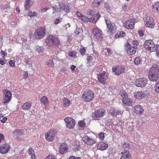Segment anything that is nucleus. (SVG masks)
Wrapping results in <instances>:
<instances>
[{
  "mask_svg": "<svg viewBox=\"0 0 159 159\" xmlns=\"http://www.w3.org/2000/svg\"><path fill=\"white\" fill-rule=\"evenodd\" d=\"M148 78L151 81L156 82L159 78V67L154 64L152 66L149 70Z\"/></svg>",
  "mask_w": 159,
  "mask_h": 159,
  "instance_id": "f257e3e1",
  "label": "nucleus"
},
{
  "mask_svg": "<svg viewBox=\"0 0 159 159\" xmlns=\"http://www.w3.org/2000/svg\"><path fill=\"white\" fill-rule=\"evenodd\" d=\"M47 44L49 46L55 47L60 44V41L56 36L51 34L49 35L46 39Z\"/></svg>",
  "mask_w": 159,
  "mask_h": 159,
  "instance_id": "f03ea898",
  "label": "nucleus"
},
{
  "mask_svg": "<svg viewBox=\"0 0 159 159\" xmlns=\"http://www.w3.org/2000/svg\"><path fill=\"white\" fill-rule=\"evenodd\" d=\"M45 34V28L41 27L36 30L34 34V39L35 40H40L43 39Z\"/></svg>",
  "mask_w": 159,
  "mask_h": 159,
  "instance_id": "7ed1b4c3",
  "label": "nucleus"
},
{
  "mask_svg": "<svg viewBox=\"0 0 159 159\" xmlns=\"http://www.w3.org/2000/svg\"><path fill=\"white\" fill-rule=\"evenodd\" d=\"M105 115V110L101 109L95 110L94 112H93L91 115V116L93 120H100Z\"/></svg>",
  "mask_w": 159,
  "mask_h": 159,
  "instance_id": "20e7f679",
  "label": "nucleus"
},
{
  "mask_svg": "<svg viewBox=\"0 0 159 159\" xmlns=\"http://www.w3.org/2000/svg\"><path fill=\"white\" fill-rule=\"evenodd\" d=\"M82 95L84 101L86 102H89L94 98V93L91 90L84 92Z\"/></svg>",
  "mask_w": 159,
  "mask_h": 159,
  "instance_id": "39448f33",
  "label": "nucleus"
},
{
  "mask_svg": "<svg viewBox=\"0 0 159 159\" xmlns=\"http://www.w3.org/2000/svg\"><path fill=\"white\" fill-rule=\"evenodd\" d=\"M3 103L7 104L11 100L12 98V94L11 92L7 89H5L3 90Z\"/></svg>",
  "mask_w": 159,
  "mask_h": 159,
  "instance_id": "423d86ee",
  "label": "nucleus"
},
{
  "mask_svg": "<svg viewBox=\"0 0 159 159\" xmlns=\"http://www.w3.org/2000/svg\"><path fill=\"white\" fill-rule=\"evenodd\" d=\"M57 131L56 130L52 129L45 134V138L48 141H52L54 139Z\"/></svg>",
  "mask_w": 159,
  "mask_h": 159,
  "instance_id": "0eeeda50",
  "label": "nucleus"
},
{
  "mask_svg": "<svg viewBox=\"0 0 159 159\" xmlns=\"http://www.w3.org/2000/svg\"><path fill=\"white\" fill-rule=\"evenodd\" d=\"M147 83V79L145 78H141L136 80L135 85L137 87L143 88L144 87Z\"/></svg>",
  "mask_w": 159,
  "mask_h": 159,
  "instance_id": "6e6552de",
  "label": "nucleus"
},
{
  "mask_svg": "<svg viewBox=\"0 0 159 159\" xmlns=\"http://www.w3.org/2000/svg\"><path fill=\"white\" fill-rule=\"evenodd\" d=\"M105 21L108 29V32H111L112 33H114L116 30V25L114 23H111L110 21L108 20H106Z\"/></svg>",
  "mask_w": 159,
  "mask_h": 159,
  "instance_id": "1a4fd4ad",
  "label": "nucleus"
},
{
  "mask_svg": "<svg viewBox=\"0 0 159 159\" xmlns=\"http://www.w3.org/2000/svg\"><path fill=\"white\" fill-rule=\"evenodd\" d=\"M135 21L134 19H130L125 23L124 26L127 29H133L135 23Z\"/></svg>",
  "mask_w": 159,
  "mask_h": 159,
  "instance_id": "9d476101",
  "label": "nucleus"
},
{
  "mask_svg": "<svg viewBox=\"0 0 159 159\" xmlns=\"http://www.w3.org/2000/svg\"><path fill=\"white\" fill-rule=\"evenodd\" d=\"M94 37L97 39H100L102 38V32L98 28H94L92 30Z\"/></svg>",
  "mask_w": 159,
  "mask_h": 159,
  "instance_id": "9b49d317",
  "label": "nucleus"
},
{
  "mask_svg": "<svg viewBox=\"0 0 159 159\" xmlns=\"http://www.w3.org/2000/svg\"><path fill=\"white\" fill-rule=\"evenodd\" d=\"M145 16V26L147 27L153 28L155 25L153 19L149 16Z\"/></svg>",
  "mask_w": 159,
  "mask_h": 159,
  "instance_id": "f8f14e48",
  "label": "nucleus"
},
{
  "mask_svg": "<svg viewBox=\"0 0 159 159\" xmlns=\"http://www.w3.org/2000/svg\"><path fill=\"white\" fill-rule=\"evenodd\" d=\"M66 125V127L69 129L73 128L75 125V120L73 118L66 117L64 119Z\"/></svg>",
  "mask_w": 159,
  "mask_h": 159,
  "instance_id": "ddd939ff",
  "label": "nucleus"
},
{
  "mask_svg": "<svg viewBox=\"0 0 159 159\" xmlns=\"http://www.w3.org/2000/svg\"><path fill=\"white\" fill-rule=\"evenodd\" d=\"M125 49L127 53L130 55L134 54L136 52V50L133 48H131V45L128 42H127L125 44Z\"/></svg>",
  "mask_w": 159,
  "mask_h": 159,
  "instance_id": "4468645a",
  "label": "nucleus"
},
{
  "mask_svg": "<svg viewBox=\"0 0 159 159\" xmlns=\"http://www.w3.org/2000/svg\"><path fill=\"white\" fill-rule=\"evenodd\" d=\"M107 78V75H106V73L105 71L99 73L97 75L98 80L100 83L103 84H105L106 83L105 81Z\"/></svg>",
  "mask_w": 159,
  "mask_h": 159,
  "instance_id": "2eb2a0df",
  "label": "nucleus"
},
{
  "mask_svg": "<svg viewBox=\"0 0 159 159\" xmlns=\"http://www.w3.org/2000/svg\"><path fill=\"white\" fill-rule=\"evenodd\" d=\"M82 140L85 144L88 145H92L95 143L94 139L90 138L87 135H85L82 139Z\"/></svg>",
  "mask_w": 159,
  "mask_h": 159,
  "instance_id": "dca6fc26",
  "label": "nucleus"
},
{
  "mask_svg": "<svg viewBox=\"0 0 159 159\" xmlns=\"http://www.w3.org/2000/svg\"><path fill=\"white\" fill-rule=\"evenodd\" d=\"M10 148V145L7 143L4 144L0 146V152L2 154L7 153Z\"/></svg>",
  "mask_w": 159,
  "mask_h": 159,
  "instance_id": "f3484780",
  "label": "nucleus"
},
{
  "mask_svg": "<svg viewBox=\"0 0 159 159\" xmlns=\"http://www.w3.org/2000/svg\"><path fill=\"white\" fill-rule=\"evenodd\" d=\"M125 70V68L123 67H120L117 66L116 67L112 68V70L114 74L118 75L122 73H123Z\"/></svg>",
  "mask_w": 159,
  "mask_h": 159,
  "instance_id": "a211bd4d",
  "label": "nucleus"
},
{
  "mask_svg": "<svg viewBox=\"0 0 159 159\" xmlns=\"http://www.w3.org/2000/svg\"><path fill=\"white\" fill-rule=\"evenodd\" d=\"M134 96L135 98L138 99H141L145 96V94L143 92L139 91L134 93Z\"/></svg>",
  "mask_w": 159,
  "mask_h": 159,
  "instance_id": "6ab92c4d",
  "label": "nucleus"
},
{
  "mask_svg": "<svg viewBox=\"0 0 159 159\" xmlns=\"http://www.w3.org/2000/svg\"><path fill=\"white\" fill-rule=\"evenodd\" d=\"M140 105H136L134 107V111L138 115H140L143 112V110Z\"/></svg>",
  "mask_w": 159,
  "mask_h": 159,
  "instance_id": "aec40b11",
  "label": "nucleus"
},
{
  "mask_svg": "<svg viewBox=\"0 0 159 159\" xmlns=\"http://www.w3.org/2000/svg\"><path fill=\"white\" fill-rule=\"evenodd\" d=\"M121 157L120 159H130L131 156L129 153V152L127 151H125L124 152H122L120 153Z\"/></svg>",
  "mask_w": 159,
  "mask_h": 159,
  "instance_id": "412c9836",
  "label": "nucleus"
},
{
  "mask_svg": "<svg viewBox=\"0 0 159 159\" xmlns=\"http://www.w3.org/2000/svg\"><path fill=\"white\" fill-rule=\"evenodd\" d=\"M108 145L103 142H101L98 145V148L101 150H105L108 147Z\"/></svg>",
  "mask_w": 159,
  "mask_h": 159,
  "instance_id": "4be33fe9",
  "label": "nucleus"
},
{
  "mask_svg": "<svg viewBox=\"0 0 159 159\" xmlns=\"http://www.w3.org/2000/svg\"><path fill=\"white\" fill-rule=\"evenodd\" d=\"M122 101L124 104L127 106H132L133 103V102L128 97L125 98H122Z\"/></svg>",
  "mask_w": 159,
  "mask_h": 159,
  "instance_id": "5701e85b",
  "label": "nucleus"
},
{
  "mask_svg": "<svg viewBox=\"0 0 159 159\" xmlns=\"http://www.w3.org/2000/svg\"><path fill=\"white\" fill-rule=\"evenodd\" d=\"M67 150V148L65 144L62 143L60 146L59 148L60 153L63 154L66 153Z\"/></svg>",
  "mask_w": 159,
  "mask_h": 159,
  "instance_id": "b1692460",
  "label": "nucleus"
},
{
  "mask_svg": "<svg viewBox=\"0 0 159 159\" xmlns=\"http://www.w3.org/2000/svg\"><path fill=\"white\" fill-rule=\"evenodd\" d=\"M33 2L31 0H26L24 5L25 9L27 11L29 10Z\"/></svg>",
  "mask_w": 159,
  "mask_h": 159,
  "instance_id": "393cba45",
  "label": "nucleus"
},
{
  "mask_svg": "<svg viewBox=\"0 0 159 159\" xmlns=\"http://www.w3.org/2000/svg\"><path fill=\"white\" fill-rule=\"evenodd\" d=\"M31 106V103L30 101H28L24 103L22 107V109L25 110L30 109Z\"/></svg>",
  "mask_w": 159,
  "mask_h": 159,
  "instance_id": "a878e982",
  "label": "nucleus"
},
{
  "mask_svg": "<svg viewBox=\"0 0 159 159\" xmlns=\"http://www.w3.org/2000/svg\"><path fill=\"white\" fill-rule=\"evenodd\" d=\"M152 11L154 12H157L159 11V2H157L152 6Z\"/></svg>",
  "mask_w": 159,
  "mask_h": 159,
  "instance_id": "bb28decb",
  "label": "nucleus"
},
{
  "mask_svg": "<svg viewBox=\"0 0 159 159\" xmlns=\"http://www.w3.org/2000/svg\"><path fill=\"white\" fill-rule=\"evenodd\" d=\"M153 42L152 40L151 39L146 40L143 45L144 48L145 49L147 50L149 48V46L151 45Z\"/></svg>",
  "mask_w": 159,
  "mask_h": 159,
  "instance_id": "cd10ccee",
  "label": "nucleus"
},
{
  "mask_svg": "<svg viewBox=\"0 0 159 159\" xmlns=\"http://www.w3.org/2000/svg\"><path fill=\"white\" fill-rule=\"evenodd\" d=\"M13 133L14 134L15 136H16L17 137H18L24 135V133L23 132V130L20 129L15 130Z\"/></svg>",
  "mask_w": 159,
  "mask_h": 159,
  "instance_id": "c85d7f7f",
  "label": "nucleus"
},
{
  "mask_svg": "<svg viewBox=\"0 0 159 159\" xmlns=\"http://www.w3.org/2000/svg\"><path fill=\"white\" fill-rule=\"evenodd\" d=\"M41 102L44 105L48 102V98L46 96H43L40 99Z\"/></svg>",
  "mask_w": 159,
  "mask_h": 159,
  "instance_id": "c756f323",
  "label": "nucleus"
},
{
  "mask_svg": "<svg viewBox=\"0 0 159 159\" xmlns=\"http://www.w3.org/2000/svg\"><path fill=\"white\" fill-rule=\"evenodd\" d=\"M125 35V33L123 31H120L118 32L115 35V37L116 38H118L120 37H124Z\"/></svg>",
  "mask_w": 159,
  "mask_h": 159,
  "instance_id": "7c9ffc66",
  "label": "nucleus"
},
{
  "mask_svg": "<svg viewBox=\"0 0 159 159\" xmlns=\"http://www.w3.org/2000/svg\"><path fill=\"white\" fill-rule=\"evenodd\" d=\"M121 111L119 110L114 109L112 112H111V115L113 116H116L117 115L121 114Z\"/></svg>",
  "mask_w": 159,
  "mask_h": 159,
  "instance_id": "2f4dec72",
  "label": "nucleus"
},
{
  "mask_svg": "<svg viewBox=\"0 0 159 159\" xmlns=\"http://www.w3.org/2000/svg\"><path fill=\"white\" fill-rule=\"evenodd\" d=\"M64 106L66 107H68L71 104V102L70 100L67 98H65L63 99Z\"/></svg>",
  "mask_w": 159,
  "mask_h": 159,
  "instance_id": "473e14b6",
  "label": "nucleus"
},
{
  "mask_svg": "<svg viewBox=\"0 0 159 159\" xmlns=\"http://www.w3.org/2000/svg\"><path fill=\"white\" fill-rule=\"evenodd\" d=\"M102 0H94L93 2V5L95 7H98L101 4Z\"/></svg>",
  "mask_w": 159,
  "mask_h": 159,
  "instance_id": "72a5a7b5",
  "label": "nucleus"
},
{
  "mask_svg": "<svg viewBox=\"0 0 159 159\" xmlns=\"http://www.w3.org/2000/svg\"><path fill=\"white\" fill-rule=\"evenodd\" d=\"M149 47V48H148L147 50H148L151 52L155 51L156 46L155 47V45L153 42L152 43L151 45H150Z\"/></svg>",
  "mask_w": 159,
  "mask_h": 159,
  "instance_id": "f704fd0d",
  "label": "nucleus"
},
{
  "mask_svg": "<svg viewBox=\"0 0 159 159\" xmlns=\"http://www.w3.org/2000/svg\"><path fill=\"white\" fill-rule=\"evenodd\" d=\"M71 10V7L69 4H68L67 6H66L65 7L63 8V11L66 13H67L70 12Z\"/></svg>",
  "mask_w": 159,
  "mask_h": 159,
  "instance_id": "c9c22d12",
  "label": "nucleus"
},
{
  "mask_svg": "<svg viewBox=\"0 0 159 159\" xmlns=\"http://www.w3.org/2000/svg\"><path fill=\"white\" fill-rule=\"evenodd\" d=\"M28 15L30 17H32L33 16H37V14L36 12L34 11L33 12L31 11H29L28 13Z\"/></svg>",
  "mask_w": 159,
  "mask_h": 159,
  "instance_id": "e433bc0d",
  "label": "nucleus"
},
{
  "mask_svg": "<svg viewBox=\"0 0 159 159\" xmlns=\"http://www.w3.org/2000/svg\"><path fill=\"white\" fill-rule=\"evenodd\" d=\"M34 48L37 51L40 53L42 52L43 50V48L42 47L39 46L38 45L35 46Z\"/></svg>",
  "mask_w": 159,
  "mask_h": 159,
  "instance_id": "4c0bfd02",
  "label": "nucleus"
},
{
  "mask_svg": "<svg viewBox=\"0 0 159 159\" xmlns=\"http://www.w3.org/2000/svg\"><path fill=\"white\" fill-rule=\"evenodd\" d=\"M134 62L135 64L138 65L141 62V59L139 57H137L135 58Z\"/></svg>",
  "mask_w": 159,
  "mask_h": 159,
  "instance_id": "58836bf2",
  "label": "nucleus"
},
{
  "mask_svg": "<svg viewBox=\"0 0 159 159\" xmlns=\"http://www.w3.org/2000/svg\"><path fill=\"white\" fill-rule=\"evenodd\" d=\"M81 20L84 22H89V18H88L87 17L84 16L83 15L81 17Z\"/></svg>",
  "mask_w": 159,
  "mask_h": 159,
  "instance_id": "ea45409f",
  "label": "nucleus"
},
{
  "mask_svg": "<svg viewBox=\"0 0 159 159\" xmlns=\"http://www.w3.org/2000/svg\"><path fill=\"white\" fill-rule=\"evenodd\" d=\"M89 22L93 23H96L97 21V20L95 16L89 18Z\"/></svg>",
  "mask_w": 159,
  "mask_h": 159,
  "instance_id": "a19ab883",
  "label": "nucleus"
},
{
  "mask_svg": "<svg viewBox=\"0 0 159 159\" xmlns=\"http://www.w3.org/2000/svg\"><path fill=\"white\" fill-rule=\"evenodd\" d=\"M47 65L49 66L53 67L54 64L52 60H48L47 63Z\"/></svg>",
  "mask_w": 159,
  "mask_h": 159,
  "instance_id": "79ce46f5",
  "label": "nucleus"
},
{
  "mask_svg": "<svg viewBox=\"0 0 159 159\" xmlns=\"http://www.w3.org/2000/svg\"><path fill=\"white\" fill-rule=\"evenodd\" d=\"M120 94L123 98H125L128 97L127 93L124 91H122L120 92Z\"/></svg>",
  "mask_w": 159,
  "mask_h": 159,
  "instance_id": "37998d69",
  "label": "nucleus"
},
{
  "mask_svg": "<svg viewBox=\"0 0 159 159\" xmlns=\"http://www.w3.org/2000/svg\"><path fill=\"white\" fill-rule=\"evenodd\" d=\"M104 7L108 12H109L111 11V8L110 6L107 3H105L104 5Z\"/></svg>",
  "mask_w": 159,
  "mask_h": 159,
  "instance_id": "c03bdc74",
  "label": "nucleus"
},
{
  "mask_svg": "<svg viewBox=\"0 0 159 159\" xmlns=\"http://www.w3.org/2000/svg\"><path fill=\"white\" fill-rule=\"evenodd\" d=\"M86 50L84 47H83L80 48V52L81 54L83 56L85 54Z\"/></svg>",
  "mask_w": 159,
  "mask_h": 159,
  "instance_id": "a18cd8bd",
  "label": "nucleus"
},
{
  "mask_svg": "<svg viewBox=\"0 0 159 159\" xmlns=\"http://www.w3.org/2000/svg\"><path fill=\"white\" fill-rule=\"evenodd\" d=\"M155 90L156 93H159V81L156 84Z\"/></svg>",
  "mask_w": 159,
  "mask_h": 159,
  "instance_id": "49530a36",
  "label": "nucleus"
},
{
  "mask_svg": "<svg viewBox=\"0 0 159 159\" xmlns=\"http://www.w3.org/2000/svg\"><path fill=\"white\" fill-rule=\"evenodd\" d=\"M78 124L79 125L82 127H84L85 125V122L83 120H80L79 121Z\"/></svg>",
  "mask_w": 159,
  "mask_h": 159,
  "instance_id": "de8ad7c7",
  "label": "nucleus"
},
{
  "mask_svg": "<svg viewBox=\"0 0 159 159\" xmlns=\"http://www.w3.org/2000/svg\"><path fill=\"white\" fill-rule=\"evenodd\" d=\"M68 55L69 56L73 57L75 56L76 55V53L75 52L73 51L69 52L68 53Z\"/></svg>",
  "mask_w": 159,
  "mask_h": 159,
  "instance_id": "09e8293b",
  "label": "nucleus"
},
{
  "mask_svg": "<svg viewBox=\"0 0 159 159\" xmlns=\"http://www.w3.org/2000/svg\"><path fill=\"white\" fill-rule=\"evenodd\" d=\"M9 63V66L11 67L15 66V61L14 60H11Z\"/></svg>",
  "mask_w": 159,
  "mask_h": 159,
  "instance_id": "8fccbe9b",
  "label": "nucleus"
},
{
  "mask_svg": "<svg viewBox=\"0 0 159 159\" xmlns=\"http://www.w3.org/2000/svg\"><path fill=\"white\" fill-rule=\"evenodd\" d=\"M98 136L101 140H103L104 138V134L103 132H101L99 134Z\"/></svg>",
  "mask_w": 159,
  "mask_h": 159,
  "instance_id": "3c124183",
  "label": "nucleus"
},
{
  "mask_svg": "<svg viewBox=\"0 0 159 159\" xmlns=\"http://www.w3.org/2000/svg\"><path fill=\"white\" fill-rule=\"evenodd\" d=\"M157 55L159 57V45H156L155 51Z\"/></svg>",
  "mask_w": 159,
  "mask_h": 159,
  "instance_id": "603ef678",
  "label": "nucleus"
},
{
  "mask_svg": "<svg viewBox=\"0 0 159 159\" xmlns=\"http://www.w3.org/2000/svg\"><path fill=\"white\" fill-rule=\"evenodd\" d=\"M129 144L128 143H126L125 142H124L121 145V146L123 148H126L129 147Z\"/></svg>",
  "mask_w": 159,
  "mask_h": 159,
  "instance_id": "864d4df0",
  "label": "nucleus"
},
{
  "mask_svg": "<svg viewBox=\"0 0 159 159\" xmlns=\"http://www.w3.org/2000/svg\"><path fill=\"white\" fill-rule=\"evenodd\" d=\"M59 5L61 9H63L66 6L65 3L62 2L59 3Z\"/></svg>",
  "mask_w": 159,
  "mask_h": 159,
  "instance_id": "5fc2aeb1",
  "label": "nucleus"
},
{
  "mask_svg": "<svg viewBox=\"0 0 159 159\" xmlns=\"http://www.w3.org/2000/svg\"><path fill=\"white\" fill-rule=\"evenodd\" d=\"M81 29L80 28H77L75 32V33L76 35H77L79 34L80 32L81 31Z\"/></svg>",
  "mask_w": 159,
  "mask_h": 159,
  "instance_id": "6e6d98bb",
  "label": "nucleus"
},
{
  "mask_svg": "<svg viewBox=\"0 0 159 159\" xmlns=\"http://www.w3.org/2000/svg\"><path fill=\"white\" fill-rule=\"evenodd\" d=\"M128 6V4L125 3L124 6L122 7V10L123 11H126L127 10V7Z\"/></svg>",
  "mask_w": 159,
  "mask_h": 159,
  "instance_id": "4d7b16f0",
  "label": "nucleus"
},
{
  "mask_svg": "<svg viewBox=\"0 0 159 159\" xmlns=\"http://www.w3.org/2000/svg\"><path fill=\"white\" fill-rule=\"evenodd\" d=\"M46 159H56V157L52 155H49L46 157Z\"/></svg>",
  "mask_w": 159,
  "mask_h": 159,
  "instance_id": "13d9d810",
  "label": "nucleus"
},
{
  "mask_svg": "<svg viewBox=\"0 0 159 159\" xmlns=\"http://www.w3.org/2000/svg\"><path fill=\"white\" fill-rule=\"evenodd\" d=\"M138 34L140 36L143 37L144 35L143 31L142 30H139L138 31Z\"/></svg>",
  "mask_w": 159,
  "mask_h": 159,
  "instance_id": "bf43d9fd",
  "label": "nucleus"
},
{
  "mask_svg": "<svg viewBox=\"0 0 159 159\" xmlns=\"http://www.w3.org/2000/svg\"><path fill=\"white\" fill-rule=\"evenodd\" d=\"M93 60V57L92 56H88L87 58V60L88 63H89V61H90L91 60Z\"/></svg>",
  "mask_w": 159,
  "mask_h": 159,
  "instance_id": "052dcab7",
  "label": "nucleus"
},
{
  "mask_svg": "<svg viewBox=\"0 0 159 159\" xmlns=\"http://www.w3.org/2000/svg\"><path fill=\"white\" fill-rule=\"evenodd\" d=\"M28 152L30 154H32L33 152V149L32 148H30L28 150Z\"/></svg>",
  "mask_w": 159,
  "mask_h": 159,
  "instance_id": "680f3d73",
  "label": "nucleus"
},
{
  "mask_svg": "<svg viewBox=\"0 0 159 159\" xmlns=\"http://www.w3.org/2000/svg\"><path fill=\"white\" fill-rule=\"evenodd\" d=\"M76 15L78 16V17L80 18L83 15L80 12L78 11H76Z\"/></svg>",
  "mask_w": 159,
  "mask_h": 159,
  "instance_id": "e2e57ef3",
  "label": "nucleus"
},
{
  "mask_svg": "<svg viewBox=\"0 0 159 159\" xmlns=\"http://www.w3.org/2000/svg\"><path fill=\"white\" fill-rule=\"evenodd\" d=\"M61 22V20L59 19H57L54 22V24L57 25Z\"/></svg>",
  "mask_w": 159,
  "mask_h": 159,
  "instance_id": "0e129e2a",
  "label": "nucleus"
},
{
  "mask_svg": "<svg viewBox=\"0 0 159 159\" xmlns=\"http://www.w3.org/2000/svg\"><path fill=\"white\" fill-rule=\"evenodd\" d=\"M7 118L6 117H5L4 118H3L1 120V121L2 123H4L7 120Z\"/></svg>",
  "mask_w": 159,
  "mask_h": 159,
  "instance_id": "69168bd1",
  "label": "nucleus"
},
{
  "mask_svg": "<svg viewBox=\"0 0 159 159\" xmlns=\"http://www.w3.org/2000/svg\"><path fill=\"white\" fill-rule=\"evenodd\" d=\"M23 78L26 79L27 78L28 76V75L27 73V71H26L25 73V74L23 75Z\"/></svg>",
  "mask_w": 159,
  "mask_h": 159,
  "instance_id": "338daca9",
  "label": "nucleus"
},
{
  "mask_svg": "<svg viewBox=\"0 0 159 159\" xmlns=\"http://www.w3.org/2000/svg\"><path fill=\"white\" fill-rule=\"evenodd\" d=\"M95 17H96L97 20H98L99 18L100 17V15L99 14V12H98L95 15Z\"/></svg>",
  "mask_w": 159,
  "mask_h": 159,
  "instance_id": "774afa93",
  "label": "nucleus"
}]
</instances>
